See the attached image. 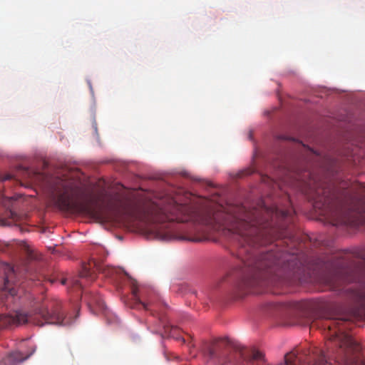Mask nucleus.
<instances>
[{"label":"nucleus","instance_id":"obj_2","mask_svg":"<svg viewBox=\"0 0 365 365\" xmlns=\"http://www.w3.org/2000/svg\"><path fill=\"white\" fill-rule=\"evenodd\" d=\"M48 190L57 206L63 210L93 214L95 200L84 197V192L78 182L56 178L48 182Z\"/></svg>","mask_w":365,"mask_h":365},{"label":"nucleus","instance_id":"obj_9","mask_svg":"<svg viewBox=\"0 0 365 365\" xmlns=\"http://www.w3.org/2000/svg\"><path fill=\"white\" fill-rule=\"evenodd\" d=\"M138 292H139L138 287H137V285L135 284H133V287H132V294L133 296V299H134L135 302L137 304L142 305L145 309L148 310L149 304L144 303L141 301L140 297L138 296Z\"/></svg>","mask_w":365,"mask_h":365},{"label":"nucleus","instance_id":"obj_6","mask_svg":"<svg viewBox=\"0 0 365 365\" xmlns=\"http://www.w3.org/2000/svg\"><path fill=\"white\" fill-rule=\"evenodd\" d=\"M5 272V279L2 287L1 295H10L14 297L18 294L17 285L14 281L15 278V271L14 267L9 264H4L3 267Z\"/></svg>","mask_w":365,"mask_h":365},{"label":"nucleus","instance_id":"obj_11","mask_svg":"<svg viewBox=\"0 0 365 365\" xmlns=\"http://www.w3.org/2000/svg\"><path fill=\"white\" fill-rule=\"evenodd\" d=\"M263 358V354L259 351H254L252 353L253 360H260Z\"/></svg>","mask_w":365,"mask_h":365},{"label":"nucleus","instance_id":"obj_17","mask_svg":"<svg viewBox=\"0 0 365 365\" xmlns=\"http://www.w3.org/2000/svg\"><path fill=\"white\" fill-rule=\"evenodd\" d=\"M39 177H41L39 173H34V178H39Z\"/></svg>","mask_w":365,"mask_h":365},{"label":"nucleus","instance_id":"obj_8","mask_svg":"<svg viewBox=\"0 0 365 365\" xmlns=\"http://www.w3.org/2000/svg\"><path fill=\"white\" fill-rule=\"evenodd\" d=\"M23 359L19 356V353L14 352L4 359H0V365H14L16 362Z\"/></svg>","mask_w":365,"mask_h":365},{"label":"nucleus","instance_id":"obj_15","mask_svg":"<svg viewBox=\"0 0 365 365\" xmlns=\"http://www.w3.org/2000/svg\"><path fill=\"white\" fill-rule=\"evenodd\" d=\"M190 240L193 241V242H200V241L203 240V238H202V237H194V238L191 239Z\"/></svg>","mask_w":365,"mask_h":365},{"label":"nucleus","instance_id":"obj_16","mask_svg":"<svg viewBox=\"0 0 365 365\" xmlns=\"http://www.w3.org/2000/svg\"><path fill=\"white\" fill-rule=\"evenodd\" d=\"M1 225H10V224L7 223L6 220H1Z\"/></svg>","mask_w":365,"mask_h":365},{"label":"nucleus","instance_id":"obj_13","mask_svg":"<svg viewBox=\"0 0 365 365\" xmlns=\"http://www.w3.org/2000/svg\"><path fill=\"white\" fill-rule=\"evenodd\" d=\"M314 328H318V325L317 324V322H312V323L310 324V329H314Z\"/></svg>","mask_w":365,"mask_h":365},{"label":"nucleus","instance_id":"obj_5","mask_svg":"<svg viewBox=\"0 0 365 365\" xmlns=\"http://www.w3.org/2000/svg\"><path fill=\"white\" fill-rule=\"evenodd\" d=\"M360 351L359 345L349 336H344L340 341L338 349V355L334 359L328 358L327 354L319 351L318 356L314 361L310 365H334L332 361L340 363L347 361L351 355L356 354Z\"/></svg>","mask_w":365,"mask_h":365},{"label":"nucleus","instance_id":"obj_20","mask_svg":"<svg viewBox=\"0 0 365 365\" xmlns=\"http://www.w3.org/2000/svg\"><path fill=\"white\" fill-rule=\"evenodd\" d=\"M66 279H62V281H61V284H66Z\"/></svg>","mask_w":365,"mask_h":365},{"label":"nucleus","instance_id":"obj_1","mask_svg":"<svg viewBox=\"0 0 365 365\" xmlns=\"http://www.w3.org/2000/svg\"><path fill=\"white\" fill-rule=\"evenodd\" d=\"M292 208L283 210L277 207H262L249 210L245 206L222 208L214 211L201 210L195 207L177 203L168 199L160 204L151 203L135 214L136 219L155 224L148 228L155 238L167 240L170 233L166 220L180 222H192L202 225L212 231H227L238 241L241 247L237 257L247 269L240 288L259 294L257 289L267 286H278L290 280L295 274L297 262L285 259L279 251L258 252L255 246L264 245L277 237L279 220L291 218Z\"/></svg>","mask_w":365,"mask_h":365},{"label":"nucleus","instance_id":"obj_7","mask_svg":"<svg viewBox=\"0 0 365 365\" xmlns=\"http://www.w3.org/2000/svg\"><path fill=\"white\" fill-rule=\"evenodd\" d=\"M314 190L312 197V200L314 201V207L319 209L329 207L331 202L329 190L321 187H317Z\"/></svg>","mask_w":365,"mask_h":365},{"label":"nucleus","instance_id":"obj_10","mask_svg":"<svg viewBox=\"0 0 365 365\" xmlns=\"http://www.w3.org/2000/svg\"><path fill=\"white\" fill-rule=\"evenodd\" d=\"M321 282L327 287H334L335 285L334 277L331 274L323 276Z\"/></svg>","mask_w":365,"mask_h":365},{"label":"nucleus","instance_id":"obj_12","mask_svg":"<svg viewBox=\"0 0 365 365\" xmlns=\"http://www.w3.org/2000/svg\"><path fill=\"white\" fill-rule=\"evenodd\" d=\"M73 286L75 287H78L79 289L81 287V283L79 282L78 280H74L73 282Z\"/></svg>","mask_w":365,"mask_h":365},{"label":"nucleus","instance_id":"obj_14","mask_svg":"<svg viewBox=\"0 0 365 365\" xmlns=\"http://www.w3.org/2000/svg\"><path fill=\"white\" fill-rule=\"evenodd\" d=\"M9 216L13 219V220H15L16 217V215L11 210L9 211Z\"/></svg>","mask_w":365,"mask_h":365},{"label":"nucleus","instance_id":"obj_18","mask_svg":"<svg viewBox=\"0 0 365 365\" xmlns=\"http://www.w3.org/2000/svg\"><path fill=\"white\" fill-rule=\"evenodd\" d=\"M210 356L212 357L214 356V354H215L214 351L212 350V349L210 350Z\"/></svg>","mask_w":365,"mask_h":365},{"label":"nucleus","instance_id":"obj_21","mask_svg":"<svg viewBox=\"0 0 365 365\" xmlns=\"http://www.w3.org/2000/svg\"><path fill=\"white\" fill-rule=\"evenodd\" d=\"M174 329H175V328H174V327H171V330H174Z\"/></svg>","mask_w":365,"mask_h":365},{"label":"nucleus","instance_id":"obj_3","mask_svg":"<svg viewBox=\"0 0 365 365\" xmlns=\"http://www.w3.org/2000/svg\"><path fill=\"white\" fill-rule=\"evenodd\" d=\"M28 322L41 327L45 324L67 325L70 323V319L66 317L61 302L56 299L44 302L30 315L21 312H16L11 314H0V329Z\"/></svg>","mask_w":365,"mask_h":365},{"label":"nucleus","instance_id":"obj_19","mask_svg":"<svg viewBox=\"0 0 365 365\" xmlns=\"http://www.w3.org/2000/svg\"><path fill=\"white\" fill-rule=\"evenodd\" d=\"M10 178H11V175H6V176L3 179V180H9V179H10Z\"/></svg>","mask_w":365,"mask_h":365},{"label":"nucleus","instance_id":"obj_4","mask_svg":"<svg viewBox=\"0 0 365 365\" xmlns=\"http://www.w3.org/2000/svg\"><path fill=\"white\" fill-rule=\"evenodd\" d=\"M361 196L351 199L349 212L341 214L331 223L334 226L351 225L357 221L365 223V185L361 186Z\"/></svg>","mask_w":365,"mask_h":365}]
</instances>
